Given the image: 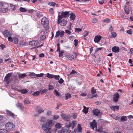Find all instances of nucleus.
<instances>
[{
	"label": "nucleus",
	"mask_w": 133,
	"mask_h": 133,
	"mask_svg": "<svg viewBox=\"0 0 133 133\" xmlns=\"http://www.w3.org/2000/svg\"><path fill=\"white\" fill-rule=\"evenodd\" d=\"M12 73L10 72L6 74L4 79V81H5L6 84H9L12 81V78L11 77L12 75Z\"/></svg>",
	"instance_id": "1"
},
{
	"label": "nucleus",
	"mask_w": 133,
	"mask_h": 133,
	"mask_svg": "<svg viewBox=\"0 0 133 133\" xmlns=\"http://www.w3.org/2000/svg\"><path fill=\"white\" fill-rule=\"evenodd\" d=\"M41 24L43 26L46 28L49 24V21L46 17H43L41 19Z\"/></svg>",
	"instance_id": "2"
},
{
	"label": "nucleus",
	"mask_w": 133,
	"mask_h": 133,
	"mask_svg": "<svg viewBox=\"0 0 133 133\" xmlns=\"http://www.w3.org/2000/svg\"><path fill=\"white\" fill-rule=\"evenodd\" d=\"M71 126V123L69 122L68 125H66L64 127H63L62 129L64 130L65 133H69L71 132V130L69 128Z\"/></svg>",
	"instance_id": "3"
},
{
	"label": "nucleus",
	"mask_w": 133,
	"mask_h": 133,
	"mask_svg": "<svg viewBox=\"0 0 133 133\" xmlns=\"http://www.w3.org/2000/svg\"><path fill=\"white\" fill-rule=\"evenodd\" d=\"M92 112L93 115L99 117H101L102 114V112H100V110L97 109H94L92 110Z\"/></svg>",
	"instance_id": "4"
},
{
	"label": "nucleus",
	"mask_w": 133,
	"mask_h": 133,
	"mask_svg": "<svg viewBox=\"0 0 133 133\" xmlns=\"http://www.w3.org/2000/svg\"><path fill=\"white\" fill-rule=\"evenodd\" d=\"M15 127V125L11 123L8 122L5 124V127L6 129L9 130H11Z\"/></svg>",
	"instance_id": "5"
},
{
	"label": "nucleus",
	"mask_w": 133,
	"mask_h": 133,
	"mask_svg": "<svg viewBox=\"0 0 133 133\" xmlns=\"http://www.w3.org/2000/svg\"><path fill=\"white\" fill-rule=\"evenodd\" d=\"M119 98V95L118 92H116L113 96V101L115 103H117Z\"/></svg>",
	"instance_id": "6"
},
{
	"label": "nucleus",
	"mask_w": 133,
	"mask_h": 133,
	"mask_svg": "<svg viewBox=\"0 0 133 133\" xmlns=\"http://www.w3.org/2000/svg\"><path fill=\"white\" fill-rule=\"evenodd\" d=\"M77 56V54L76 53H75V56L71 54H67L66 55L65 57L68 59L69 60H72L74 59L75 58H76Z\"/></svg>",
	"instance_id": "7"
},
{
	"label": "nucleus",
	"mask_w": 133,
	"mask_h": 133,
	"mask_svg": "<svg viewBox=\"0 0 133 133\" xmlns=\"http://www.w3.org/2000/svg\"><path fill=\"white\" fill-rule=\"evenodd\" d=\"M64 31H58L56 32L55 37L57 38L60 36L61 37H63L64 36Z\"/></svg>",
	"instance_id": "8"
},
{
	"label": "nucleus",
	"mask_w": 133,
	"mask_h": 133,
	"mask_svg": "<svg viewBox=\"0 0 133 133\" xmlns=\"http://www.w3.org/2000/svg\"><path fill=\"white\" fill-rule=\"evenodd\" d=\"M62 118L64 120L69 121L70 120V116L64 114H62L61 115Z\"/></svg>",
	"instance_id": "9"
},
{
	"label": "nucleus",
	"mask_w": 133,
	"mask_h": 133,
	"mask_svg": "<svg viewBox=\"0 0 133 133\" xmlns=\"http://www.w3.org/2000/svg\"><path fill=\"white\" fill-rule=\"evenodd\" d=\"M3 34L4 36L5 37H7L9 36H11L12 34L8 30H5L3 32Z\"/></svg>",
	"instance_id": "10"
},
{
	"label": "nucleus",
	"mask_w": 133,
	"mask_h": 133,
	"mask_svg": "<svg viewBox=\"0 0 133 133\" xmlns=\"http://www.w3.org/2000/svg\"><path fill=\"white\" fill-rule=\"evenodd\" d=\"M90 126L93 129L97 127V123L95 120H94L92 122L90 123Z\"/></svg>",
	"instance_id": "11"
},
{
	"label": "nucleus",
	"mask_w": 133,
	"mask_h": 133,
	"mask_svg": "<svg viewBox=\"0 0 133 133\" xmlns=\"http://www.w3.org/2000/svg\"><path fill=\"white\" fill-rule=\"evenodd\" d=\"M63 18H66L68 17L69 15V12L68 11H62L61 13Z\"/></svg>",
	"instance_id": "12"
},
{
	"label": "nucleus",
	"mask_w": 133,
	"mask_h": 133,
	"mask_svg": "<svg viewBox=\"0 0 133 133\" xmlns=\"http://www.w3.org/2000/svg\"><path fill=\"white\" fill-rule=\"evenodd\" d=\"M102 37L100 35H97L95 36L94 39V42L95 43H98L101 39Z\"/></svg>",
	"instance_id": "13"
},
{
	"label": "nucleus",
	"mask_w": 133,
	"mask_h": 133,
	"mask_svg": "<svg viewBox=\"0 0 133 133\" xmlns=\"http://www.w3.org/2000/svg\"><path fill=\"white\" fill-rule=\"evenodd\" d=\"M48 123H47L48 127L49 129L51 130V128L53 125H54V123H53L52 120H48L47 121Z\"/></svg>",
	"instance_id": "14"
},
{
	"label": "nucleus",
	"mask_w": 133,
	"mask_h": 133,
	"mask_svg": "<svg viewBox=\"0 0 133 133\" xmlns=\"http://www.w3.org/2000/svg\"><path fill=\"white\" fill-rule=\"evenodd\" d=\"M48 124L46 122H44L42 125V128L44 131H46L48 129Z\"/></svg>",
	"instance_id": "15"
},
{
	"label": "nucleus",
	"mask_w": 133,
	"mask_h": 133,
	"mask_svg": "<svg viewBox=\"0 0 133 133\" xmlns=\"http://www.w3.org/2000/svg\"><path fill=\"white\" fill-rule=\"evenodd\" d=\"M38 42L37 41L35 40H33L29 42V44L30 45L35 46L38 45Z\"/></svg>",
	"instance_id": "16"
},
{
	"label": "nucleus",
	"mask_w": 133,
	"mask_h": 133,
	"mask_svg": "<svg viewBox=\"0 0 133 133\" xmlns=\"http://www.w3.org/2000/svg\"><path fill=\"white\" fill-rule=\"evenodd\" d=\"M112 50L113 52L117 53L119 52V49L118 47L115 46L112 48Z\"/></svg>",
	"instance_id": "17"
},
{
	"label": "nucleus",
	"mask_w": 133,
	"mask_h": 133,
	"mask_svg": "<svg viewBox=\"0 0 133 133\" xmlns=\"http://www.w3.org/2000/svg\"><path fill=\"white\" fill-rule=\"evenodd\" d=\"M67 21L64 19H62L59 22L60 25L62 26H65L66 24Z\"/></svg>",
	"instance_id": "18"
},
{
	"label": "nucleus",
	"mask_w": 133,
	"mask_h": 133,
	"mask_svg": "<svg viewBox=\"0 0 133 133\" xmlns=\"http://www.w3.org/2000/svg\"><path fill=\"white\" fill-rule=\"evenodd\" d=\"M6 114L8 115H9L13 118L15 117V115L10 111L8 110L6 111Z\"/></svg>",
	"instance_id": "19"
},
{
	"label": "nucleus",
	"mask_w": 133,
	"mask_h": 133,
	"mask_svg": "<svg viewBox=\"0 0 133 133\" xmlns=\"http://www.w3.org/2000/svg\"><path fill=\"white\" fill-rule=\"evenodd\" d=\"M111 110L115 111V110H118L119 109V107L118 106H112L110 107Z\"/></svg>",
	"instance_id": "20"
},
{
	"label": "nucleus",
	"mask_w": 133,
	"mask_h": 133,
	"mask_svg": "<svg viewBox=\"0 0 133 133\" xmlns=\"http://www.w3.org/2000/svg\"><path fill=\"white\" fill-rule=\"evenodd\" d=\"M97 131L100 132H105V131H103L101 126L99 127L98 128H96Z\"/></svg>",
	"instance_id": "21"
},
{
	"label": "nucleus",
	"mask_w": 133,
	"mask_h": 133,
	"mask_svg": "<svg viewBox=\"0 0 133 133\" xmlns=\"http://www.w3.org/2000/svg\"><path fill=\"white\" fill-rule=\"evenodd\" d=\"M76 16L74 13H71L70 14V18L71 20L74 21L75 20V18Z\"/></svg>",
	"instance_id": "22"
},
{
	"label": "nucleus",
	"mask_w": 133,
	"mask_h": 133,
	"mask_svg": "<svg viewBox=\"0 0 133 133\" xmlns=\"http://www.w3.org/2000/svg\"><path fill=\"white\" fill-rule=\"evenodd\" d=\"M84 109L82 110L83 111L85 114H86L87 113L88 111V108L86 107L85 106H83Z\"/></svg>",
	"instance_id": "23"
},
{
	"label": "nucleus",
	"mask_w": 133,
	"mask_h": 133,
	"mask_svg": "<svg viewBox=\"0 0 133 133\" xmlns=\"http://www.w3.org/2000/svg\"><path fill=\"white\" fill-rule=\"evenodd\" d=\"M8 11V9L6 8H2L0 9V11L3 13H5Z\"/></svg>",
	"instance_id": "24"
},
{
	"label": "nucleus",
	"mask_w": 133,
	"mask_h": 133,
	"mask_svg": "<svg viewBox=\"0 0 133 133\" xmlns=\"http://www.w3.org/2000/svg\"><path fill=\"white\" fill-rule=\"evenodd\" d=\"M54 75L50 74L49 73L46 74V77L49 78H52L54 77Z\"/></svg>",
	"instance_id": "25"
},
{
	"label": "nucleus",
	"mask_w": 133,
	"mask_h": 133,
	"mask_svg": "<svg viewBox=\"0 0 133 133\" xmlns=\"http://www.w3.org/2000/svg\"><path fill=\"white\" fill-rule=\"evenodd\" d=\"M124 10L125 13L127 14H129L130 12L129 9L128 7L125 6L124 8Z\"/></svg>",
	"instance_id": "26"
},
{
	"label": "nucleus",
	"mask_w": 133,
	"mask_h": 133,
	"mask_svg": "<svg viewBox=\"0 0 133 133\" xmlns=\"http://www.w3.org/2000/svg\"><path fill=\"white\" fill-rule=\"evenodd\" d=\"M58 18L57 19V24H59V22L60 21V20L62 18H63V17L62 16V15H58Z\"/></svg>",
	"instance_id": "27"
},
{
	"label": "nucleus",
	"mask_w": 133,
	"mask_h": 133,
	"mask_svg": "<svg viewBox=\"0 0 133 133\" xmlns=\"http://www.w3.org/2000/svg\"><path fill=\"white\" fill-rule=\"evenodd\" d=\"M111 34L112 35V36H109V38H111V37L115 38L117 36V34L115 32H112L111 33Z\"/></svg>",
	"instance_id": "28"
},
{
	"label": "nucleus",
	"mask_w": 133,
	"mask_h": 133,
	"mask_svg": "<svg viewBox=\"0 0 133 133\" xmlns=\"http://www.w3.org/2000/svg\"><path fill=\"white\" fill-rule=\"evenodd\" d=\"M18 91L23 94H25L28 92L26 90L24 89L19 90Z\"/></svg>",
	"instance_id": "29"
},
{
	"label": "nucleus",
	"mask_w": 133,
	"mask_h": 133,
	"mask_svg": "<svg viewBox=\"0 0 133 133\" xmlns=\"http://www.w3.org/2000/svg\"><path fill=\"white\" fill-rule=\"evenodd\" d=\"M18 77L19 78H23L27 76L25 74H20L18 75Z\"/></svg>",
	"instance_id": "30"
},
{
	"label": "nucleus",
	"mask_w": 133,
	"mask_h": 133,
	"mask_svg": "<svg viewBox=\"0 0 133 133\" xmlns=\"http://www.w3.org/2000/svg\"><path fill=\"white\" fill-rule=\"evenodd\" d=\"M76 124L77 123L75 121H72V123H71L72 128H74L76 125Z\"/></svg>",
	"instance_id": "31"
},
{
	"label": "nucleus",
	"mask_w": 133,
	"mask_h": 133,
	"mask_svg": "<svg viewBox=\"0 0 133 133\" xmlns=\"http://www.w3.org/2000/svg\"><path fill=\"white\" fill-rule=\"evenodd\" d=\"M65 100H67L68 99H69L71 97V95L68 93L65 94Z\"/></svg>",
	"instance_id": "32"
},
{
	"label": "nucleus",
	"mask_w": 133,
	"mask_h": 133,
	"mask_svg": "<svg viewBox=\"0 0 133 133\" xmlns=\"http://www.w3.org/2000/svg\"><path fill=\"white\" fill-rule=\"evenodd\" d=\"M46 38V35L45 34H44L41 36L40 39L41 41H43Z\"/></svg>",
	"instance_id": "33"
},
{
	"label": "nucleus",
	"mask_w": 133,
	"mask_h": 133,
	"mask_svg": "<svg viewBox=\"0 0 133 133\" xmlns=\"http://www.w3.org/2000/svg\"><path fill=\"white\" fill-rule=\"evenodd\" d=\"M48 4L50 6H55L56 5L55 3L53 2H50L48 3Z\"/></svg>",
	"instance_id": "34"
},
{
	"label": "nucleus",
	"mask_w": 133,
	"mask_h": 133,
	"mask_svg": "<svg viewBox=\"0 0 133 133\" xmlns=\"http://www.w3.org/2000/svg\"><path fill=\"white\" fill-rule=\"evenodd\" d=\"M29 76L31 77L35 78L36 77V74L34 72H32L30 74Z\"/></svg>",
	"instance_id": "35"
},
{
	"label": "nucleus",
	"mask_w": 133,
	"mask_h": 133,
	"mask_svg": "<svg viewBox=\"0 0 133 133\" xmlns=\"http://www.w3.org/2000/svg\"><path fill=\"white\" fill-rule=\"evenodd\" d=\"M19 10L21 12H25L27 11V10L26 9L22 7L20 8Z\"/></svg>",
	"instance_id": "36"
},
{
	"label": "nucleus",
	"mask_w": 133,
	"mask_h": 133,
	"mask_svg": "<svg viewBox=\"0 0 133 133\" xmlns=\"http://www.w3.org/2000/svg\"><path fill=\"white\" fill-rule=\"evenodd\" d=\"M53 93L57 96H60V94H59L58 92L56 90H55L53 91Z\"/></svg>",
	"instance_id": "37"
},
{
	"label": "nucleus",
	"mask_w": 133,
	"mask_h": 133,
	"mask_svg": "<svg viewBox=\"0 0 133 133\" xmlns=\"http://www.w3.org/2000/svg\"><path fill=\"white\" fill-rule=\"evenodd\" d=\"M10 8L13 10H14L16 8V6L15 5H13L12 4L10 3Z\"/></svg>",
	"instance_id": "38"
},
{
	"label": "nucleus",
	"mask_w": 133,
	"mask_h": 133,
	"mask_svg": "<svg viewBox=\"0 0 133 133\" xmlns=\"http://www.w3.org/2000/svg\"><path fill=\"white\" fill-rule=\"evenodd\" d=\"M127 117L125 116H122L121 118V121H126L127 120Z\"/></svg>",
	"instance_id": "39"
},
{
	"label": "nucleus",
	"mask_w": 133,
	"mask_h": 133,
	"mask_svg": "<svg viewBox=\"0 0 133 133\" xmlns=\"http://www.w3.org/2000/svg\"><path fill=\"white\" fill-rule=\"evenodd\" d=\"M44 111L43 109L41 108H39L37 111V112L39 114L43 112Z\"/></svg>",
	"instance_id": "40"
},
{
	"label": "nucleus",
	"mask_w": 133,
	"mask_h": 133,
	"mask_svg": "<svg viewBox=\"0 0 133 133\" xmlns=\"http://www.w3.org/2000/svg\"><path fill=\"white\" fill-rule=\"evenodd\" d=\"M7 130L5 129H1L0 130V133H8Z\"/></svg>",
	"instance_id": "41"
},
{
	"label": "nucleus",
	"mask_w": 133,
	"mask_h": 133,
	"mask_svg": "<svg viewBox=\"0 0 133 133\" xmlns=\"http://www.w3.org/2000/svg\"><path fill=\"white\" fill-rule=\"evenodd\" d=\"M77 128L78 131L80 132H81L82 128L80 124H78Z\"/></svg>",
	"instance_id": "42"
},
{
	"label": "nucleus",
	"mask_w": 133,
	"mask_h": 133,
	"mask_svg": "<svg viewBox=\"0 0 133 133\" xmlns=\"http://www.w3.org/2000/svg\"><path fill=\"white\" fill-rule=\"evenodd\" d=\"M110 20L108 18H106L104 19L103 20V22H104L106 23H108L110 22Z\"/></svg>",
	"instance_id": "43"
},
{
	"label": "nucleus",
	"mask_w": 133,
	"mask_h": 133,
	"mask_svg": "<svg viewBox=\"0 0 133 133\" xmlns=\"http://www.w3.org/2000/svg\"><path fill=\"white\" fill-rule=\"evenodd\" d=\"M39 93L40 92L39 91H36L32 94V95L34 96H38L39 95Z\"/></svg>",
	"instance_id": "44"
},
{
	"label": "nucleus",
	"mask_w": 133,
	"mask_h": 133,
	"mask_svg": "<svg viewBox=\"0 0 133 133\" xmlns=\"http://www.w3.org/2000/svg\"><path fill=\"white\" fill-rule=\"evenodd\" d=\"M96 92V90L94 87L92 88L91 93L92 94H94Z\"/></svg>",
	"instance_id": "45"
},
{
	"label": "nucleus",
	"mask_w": 133,
	"mask_h": 133,
	"mask_svg": "<svg viewBox=\"0 0 133 133\" xmlns=\"http://www.w3.org/2000/svg\"><path fill=\"white\" fill-rule=\"evenodd\" d=\"M14 43L15 44H17L18 43V39L17 38L14 37L13 38Z\"/></svg>",
	"instance_id": "46"
},
{
	"label": "nucleus",
	"mask_w": 133,
	"mask_h": 133,
	"mask_svg": "<svg viewBox=\"0 0 133 133\" xmlns=\"http://www.w3.org/2000/svg\"><path fill=\"white\" fill-rule=\"evenodd\" d=\"M64 53V52L63 50L60 51L59 54V57H62Z\"/></svg>",
	"instance_id": "47"
},
{
	"label": "nucleus",
	"mask_w": 133,
	"mask_h": 133,
	"mask_svg": "<svg viewBox=\"0 0 133 133\" xmlns=\"http://www.w3.org/2000/svg\"><path fill=\"white\" fill-rule=\"evenodd\" d=\"M55 127L57 128H61L62 126L59 123H57L55 125Z\"/></svg>",
	"instance_id": "48"
},
{
	"label": "nucleus",
	"mask_w": 133,
	"mask_h": 133,
	"mask_svg": "<svg viewBox=\"0 0 133 133\" xmlns=\"http://www.w3.org/2000/svg\"><path fill=\"white\" fill-rule=\"evenodd\" d=\"M74 42L75 46H76L78 45V41L76 39H75L74 40Z\"/></svg>",
	"instance_id": "49"
},
{
	"label": "nucleus",
	"mask_w": 133,
	"mask_h": 133,
	"mask_svg": "<svg viewBox=\"0 0 133 133\" xmlns=\"http://www.w3.org/2000/svg\"><path fill=\"white\" fill-rule=\"evenodd\" d=\"M75 31L76 32L78 33L82 31V29L76 28H75Z\"/></svg>",
	"instance_id": "50"
},
{
	"label": "nucleus",
	"mask_w": 133,
	"mask_h": 133,
	"mask_svg": "<svg viewBox=\"0 0 133 133\" xmlns=\"http://www.w3.org/2000/svg\"><path fill=\"white\" fill-rule=\"evenodd\" d=\"M60 44L59 43H57V51L58 52L60 51Z\"/></svg>",
	"instance_id": "51"
},
{
	"label": "nucleus",
	"mask_w": 133,
	"mask_h": 133,
	"mask_svg": "<svg viewBox=\"0 0 133 133\" xmlns=\"http://www.w3.org/2000/svg\"><path fill=\"white\" fill-rule=\"evenodd\" d=\"M44 75V74L41 73L40 74H36V77H42Z\"/></svg>",
	"instance_id": "52"
},
{
	"label": "nucleus",
	"mask_w": 133,
	"mask_h": 133,
	"mask_svg": "<svg viewBox=\"0 0 133 133\" xmlns=\"http://www.w3.org/2000/svg\"><path fill=\"white\" fill-rule=\"evenodd\" d=\"M69 30H65V33L68 34H70L71 33V32Z\"/></svg>",
	"instance_id": "53"
},
{
	"label": "nucleus",
	"mask_w": 133,
	"mask_h": 133,
	"mask_svg": "<svg viewBox=\"0 0 133 133\" xmlns=\"http://www.w3.org/2000/svg\"><path fill=\"white\" fill-rule=\"evenodd\" d=\"M49 12L50 14H53L54 12V10L53 8H51L49 9Z\"/></svg>",
	"instance_id": "54"
},
{
	"label": "nucleus",
	"mask_w": 133,
	"mask_h": 133,
	"mask_svg": "<svg viewBox=\"0 0 133 133\" xmlns=\"http://www.w3.org/2000/svg\"><path fill=\"white\" fill-rule=\"evenodd\" d=\"M64 82V81L63 80L62 78H61L58 81V82L60 84H62Z\"/></svg>",
	"instance_id": "55"
},
{
	"label": "nucleus",
	"mask_w": 133,
	"mask_h": 133,
	"mask_svg": "<svg viewBox=\"0 0 133 133\" xmlns=\"http://www.w3.org/2000/svg\"><path fill=\"white\" fill-rule=\"evenodd\" d=\"M8 40L11 42H12L13 41V39L12 38L11 36H9L8 38Z\"/></svg>",
	"instance_id": "56"
},
{
	"label": "nucleus",
	"mask_w": 133,
	"mask_h": 133,
	"mask_svg": "<svg viewBox=\"0 0 133 133\" xmlns=\"http://www.w3.org/2000/svg\"><path fill=\"white\" fill-rule=\"evenodd\" d=\"M77 73V72L74 70H72V71L70 72V73L69 75H71L73 74H75Z\"/></svg>",
	"instance_id": "57"
},
{
	"label": "nucleus",
	"mask_w": 133,
	"mask_h": 133,
	"mask_svg": "<svg viewBox=\"0 0 133 133\" xmlns=\"http://www.w3.org/2000/svg\"><path fill=\"white\" fill-rule=\"evenodd\" d=\"M77 116V115L76 114V113H74L72 116V118L74 119H75L76 118Z\"/></svg>",
	"instance_id": "58"
},
{
	"label": "nucleus",
	"mask_w": 133,
	"mask_h": 133,
	"mask_svg": "<svg viewBox=\"0 0 133 133\" xmlns=\"http://www.w3.org/2000/svg\"><path fill=\"white\" fill-rule=\"evenodd\" d=\"M98 22L96 18H92V22L93 23H97Z\"/></svg>",
	"instance_id": "59"
},
{
	"label": "nucleus",
	"mask_w": 133,
	"mask_h": 133,
	"mask_svg": "<svg viewBox=\"0 0 133 133\" xmlns=\"http://www.w3.org/2000/svg\"><path fill=\"white\" fill-rule=\"evenodd\" d=\"M54 88V87L53 85H50L48 89L49 90H50L53 89Z\"/></svg>",
	"instance_id": "60"
},
{
	"label": "nucleus",
	"mask_w": 133,
	"mask_h": 133,
	"mask_svg": "<svg viewBox=\"0 0 133 133\" xmlns=\"http://www.w3.org/2000/svg\"><path fill=\"white\" fill-rule=\"evenodd\" d=\"M104 2V0H98V3L101 5L103 4Z\"/></svg>",
	"instance_id": "61"
},
{
	"label": "nucleus",
	"mask_w": 133,
	"mask_h": 133,
	"mask_svg": "<svg viewBox=\"0 0 133 133\" xmlns=\"http://www.w3.org/2000/svg\"><path fill=\"white\" fill-rule=\"evenodd\" d=\"M54 77L55 78L58 80H59V75H54Z\"/></svg>",
	"instance_id": "62"
},
{
	"label": "nucleus",
	"mask_w": 133,
	"mask_h": 133,
	"mask_svg": "<svg viewBox=\"0 0 133 133\" xmlns=\"http://www.w3.org/2000/svg\"><path fill=\"white\" fill-rule=\"evenodd\" d=\"M24 103L25 104H28L30 103V102L29 101L27 100H25L24 101Z\"/></svg>",
	"instance_id": "63"
},
{
	"label": "nucleus",
	"mask_w": 133,
	"mask_h": 133,
	"mask_svg": "<svg viewBox=\"0 0 133 133\" xmlns=\"http://www.w3.org/2000/svg\"><path fill=\"white\" fill-rule=\"evenodd\" d=\"M59 116H58L55 115L53 117V119H54L56 120L59 118Z\"/></svg>",
	"instance_id": "64"
}]
</instances>
